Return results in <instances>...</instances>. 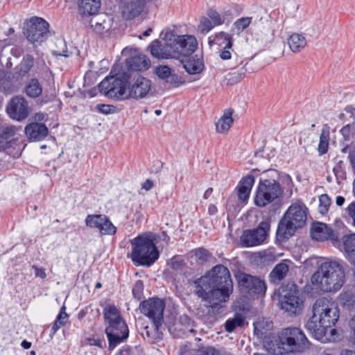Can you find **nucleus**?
<instances>
[{"mask_svg": "<svg viewBox=\"0 0 355 355\" xmlns=\"http://www.w3.org/2000/svg\"><path fill=\"white\" fill-rule=\"evenodd\" d=\"M189 284L193 293L211 308L226 302L233 291L230 272L221 264L216 265L201 277L190 280Z\"/></svg>", "mask_w": 355, "mask_h": 355, "instance_id": "obj_1", "label": "nucleus"}, {"mask_svg": "<svg viewBox=\"0 0 355 355\" xmlns=\"http://www.w3.org/2000/svg\"><path fill=\"white\" fill-rule=\"evenodd\" d=\"M313 315L306 322V329L320 339L326 333V329L334 325L339 318V311L337 304L331 299L320 297L318 299L312 307Z\"/></svg>", "mask_w": 355, "mask_h": 355, "instance_id": "obj_2", "label": "nucleus"}, {"mask_svg": "<svg viewBox=\"0 0 355 355\" xmlns=\"http://www.w3.org/2000/svg\"><path fill=\"white\" fill-rule=\"evenodd\" d=\"M345 272L338 261H327L321 263L312 275L311 282L313 287L322 293H336L343 286Z\"/></svg>", "mask_w": 355, "mask_h": 355, "instance_id": "obj_3", "label": "nucleus"}, {"mask_svg": "<svg viewBox=\"0 0 355 355\" xmlns=\"http://www.w3.org/2000/svg\"><path fill=\"white\" fill-rule=\"evenodd\" d=\"M309 342L304 332L297 327L283 329L274 340L267 345V349L275 355L291 352H303L309 348Z\"/></svg>", "mask_w": 355, "mask_h": 355, "instance_id": "obj_4", "label": "nucleus"}, {"mask_svg": "<svg viewBox=\"0 0 355 355\" xmlns=\"http://www.w3.org/2000/svg\"><path fill=\"white\" fill-rule=\"evenodd\" d=\"M307 210L306 205L301 201L290 205L277 227V236L280 241L288 239L297 229L306 224Z\"/></svg>", "mask_w": 355, "mask_h": 355, "instance_id": "obj_5", "label": "nucleus"}, {"mask_svg": "<svg viewBox=\"0 0 355 355\" xmlns=\"http://www.w3.org/2000/svg\"><path fill=\"white\" fill-rule=\"evenodd\" d=\"M131 259L139 266H150L159 258V251L153 241L151 233L137 236L130 241Z\"/></svg>", "mask_w": 355, "mask_h": 355, "instance_id": "obj_6", "label": "nucleus"}, {"mask_svg": "<svg viewBox=\"0 0 355 355\" xmlns=\"http://www.w3.org/2000/svg\"><path fill=\"white\" fill-rule=\"evenodd\" d=\"M107 327L105 332L110 349L114 348L128 337V326L121 315L120 311L113 305H107L103 310Z\"/></svg>", "mask_w": 355, "mask_h": 355, "instance_id": "obj_7", "label": "nucleus"}, {"mask_svg": "<svg viewBox=\"0 0 355 355\" xmlns=\"http://www.w3.org/2000/svg\"><path fill=\"white\" fill-rule=\"evenodd\" d=\"M165 302L158 297L149 298L142 302L140 304L141 312L146 315L153 322L152 331H149V327H146L145 334L147 337L153 340L159 338L161 327L164 322V310Z\"/></svg>", "mask_w": 355, "mask_h": 355, "instance_id": "obj_8", "label": "nucleus"}, {"mask_svg": "<svg viewBox=\"0 0 355 355\" xmlns=\"http://www.w3.org/2000/svg\"><path fill=\"white\" fill-rule=\"evenodd\" d=\"M126 82L127 78L125 76L121 78L112 76L102 80L98 85V89L101 93L109 98L127 100L129 99V96Z\"/></svg>", "mask_w": 355, "mask_h": 355, "instance_id": "obj_9", "label": "nucleus"}, {"mask_svg": "<svg viewBox=\"0 0 355 355\" xmlns=\"http://www.w3.org/2000/svg\"><path fill=\"white\" fill-rule=\"evenodd\" d=\"M282 193L279 183L275 180H263L259 183L254 203L256 205L263 207L278 198Z\"/></svg>", "mask_w": 355, "mask_h": 355, "instance_id": "obj_10", "label": "nucleus"}, {"mask_svg": "<svg viewBox=\"0 0 355 355\" xmlns=\"http://www.w3.org/2000/svg\"><path fill=\"white\" fill-rule=\"evenodd\" d=\"M241 293L250 298L262 297L266 291L265 282L259 277L241 273L236 276Z\"/></svg>", "mask_w": 355, "mask_h": 355, "instance_id": "obj_11", "label": "nucleus"}, {"mask_svg": "<svg viewBox=\"0 0 355 355\" xmlns=\"http://www.w3.org/2000/svg\"><path fill=\"white\" fill-rule=\"evenodd\" d=\"M24 33L31 43L40 44L49 35V24L41 17H33L26 22Z\"/></svg>", "mask_w": 355, "mask_h": 355, "instance_id": "obj_12", "label": "nucleus"}, {"mask_svg": "<svg viewBox=\"0 0 355 355\" xmlns=\"http://www.w3.org/2000/svg\"><path fill=\"white\" fill-rule=\"evenodd\" d=\"M280 307L290 315H299L304 309V301L295 285H293L279 300Z\"/></svg>", "mask_w": 355, "mask_h": 355, "instance_id": "obj_13", "label": "nucleus"}, {"mask_svg": "<svg viewBox=\"0 0 355 355\" xmlns=\"http://www.w3.org/2000/svg\"><path fill=\"white\" fill-rule=\"evenodd\" d=\"M270 227L268 220L260 223L257 228L243 232L241 242L243 246L252 247L262 243L268 236Z\"/></svg>", "mask_w": 355, "mask_h": 355, "instance_id": "obj_14", "label": "nucleus"}, {"mask_svg": "<svg viewBox=\"0 0 355 355\" xmlns=\"http://www.w3.org/2000/svg\"><path fill=\"white\" fill-rule=\"evenodd\" d=\"M153 94V87L151 80L144 76H138L128 84L129 98L140 100Z\"/></svg>", "mask_w": 355, "mask_h": 355, "instance_id": "obj_15", "label": "nucleus"}, {"mask_svg": "<svg viewBox=\"0 0 355 355\" xmlns=\"http://www.w3.org/2000/svg\"><path fill=\"white\" fill-rule=\"evenodd\" d=\"M6 112L12 120L21 121L29 116L30 107L24 97L15 96L7 103Z\"/></svg>", "mask_w": 355, "mask_h": 355, "instance_id": "obj_16", "label": "nucleus"}, {"mask_svg": "<svg viewBox=\"0 0 355 355\" xmlns=\"http://www.w3.org/2000/svg\"><path fill=\"white\" fill-rule=\"evenodd\" d=\"M85 224L90 228L97 229L104 235H114L116 231V227L110 219L103 214L88 215L85 219Z\"/></svg>", "mask_w": 355, "mask_h": 355, "instance_id": "obj_17", "label": "nucleus"}, {"mask_svg": "<svg viewBox=\"0 0 355 355\" xmlns=\"http://www.w3.org/2000/svg\"><path fill=\"white\" fill-rule=\"evenodd\" d=\"M151 55L159 60L177 58V50L171 43L154 40L149 46Z\"/></svg>", "mask_w": 355, "mask_h": 355, "instance_id": "obj_18", "label": "nucleus"}, {"mask_svg": "<svg viewBox=\"0 0 355 355\" xmlns=\"http://www.w3.org/2000/svg\"><path fill=\"white\" fill-rule=\"evenodd\" d=\"M174 46V50H177V59L180 56H189L197 49L198 43L195 37L191 35L179 36V40Z\"/></svg>", "mask_w": 355, "mask_h": 355, "instance_id": "obj_19", "label": "nucleus"}, {"mask_svg": "<svg viewBox=\"0 0 355 355\" xmlns=\"http://www.w3.org/2000/svg\"><path fill=\"white\" fill-rule=\"evenodd\" d=\"M311 234L313 239L319 241L328 239L333 242H337L338 241V236L334 233L333 230L322 223L318 222L313 223Z\"/></svg>", "mask_w": 355, "mask_h": 355, "instance_id": "obj_20", "label": "nucleus"}, {"mask_svg": "<svg viewBox=\"0 0 355 355\" xmlns=\"http://www.w3.org/2000/svg\"><path fill=\"white\" fill-rule=\"evenodd\" d=\"M216 39L218 42H220L218 43L219 46H223L219 54L220 59L223 60L231 59L233 52V40L232 35L221 31L216 35Z\"/></svg>", "mask_w": 355, "mask_h": 355, "instance_id": "obj_21", "label": "nucleus"}, {"mask_svg": "<svg viewBox=\"0 0 355 355\" xmlns=\"http://www.w3.org/2000/svg\"><path fill=\"white\" fill-rule=\"evenodd\" d=\"M145 6L144 0H127L123 6L122 13L126 19L139 16Z\"/></svg>", "mask_w": 355, "mask_h": 355, "instance_id": "obj_22", "label": "nucleus"}, {"mask_svg": "<svg viewBox=\"0 0 355 355\" xmlns=\"http://www.w3.org/2000/svg\"><path fill=\"white\" fill-rule=\"evenodd\" d=\"M25 133L31 140H41L47 136L49 130L46 125L40 123H31L25 128Z\"/></svg>", "mask_w": 355, "mask_h": 355, "instance_id": "obj_23", "label": "nucleus"}, {"mask_svg": "<svg viewBox=\"0 0 355 355\" xmlns=\"http://www.w3.org/2000/svg\"><path fill=\"white\" fill-rule=\"evenodd\" d=\"M254 183V178L252 175H248L239 182L238 188V198L241 202H245L249 198L252 186Z\"/></svg>", "mask_w": 355, "mask_h": 355, "instance_id": "obj_24", "label": "nucleus"}, {"mask_svg": "<svg viewBox=\"0 0 355 355\" xmlns=\"http://www.w3.org/2000/svg\"><path fill=\"white\" fill-rule=\"evenodd\" d=\"M100 8V0H79L78 12L81 15H94Z\"/></svg>", "mask_w": 355, "mask_h": 355, "instance_id": "obj_25", "label": "nucleus"}, {"mask_svg": "<svg viewBox=\"0 0 355 355\" xmlns=\"http://www.w3.org/2000/svg\"><path fill=\"white\" fill-rule=\"evenodd\" d=\"M184 68L189 74H198L204 69V61L197 55L189 58L184 63Z\"/></svg>", "mask_w": 355, "mask_h": 355, "instance_id": "obj_26", "label": "nucleus"}, {"mask_svg": "<svg viewBox=\"0 0 355 355\" xmlns=\"http://www.w3.org/2000/svg\"><path fill=\"white\" fill-rule=\"evenodd\" d=\"M234 110L232 109H227L221 118L216 123V130L220 133H227L233 124L232 114Z\"/></svg>", "mask_w": 355, "mask_h": 355, "instance_id": "obj_27", "label": "nucleus"}, {"mask_svg": "<svg viewBox=\"0 0 355 355\" xmlns=\"http://www.w3.org/2000/svg\"><path fill=\"white\" fill-rule=\"evenodd\" d=\"M128 64L132 70L145 71L150 67V60L144 55H139L128 60Z\"/></svg>", "mask_w": 355, "mask_h": 355, "instance_id": "obj_28", "label": "nucleus"}, {"mask_svg": "<svg viewBox=\"0 0 355 355\" xmlns=\"http://www.w3.org/2000/svg\"><path fill=\"white\" fill-rule=\"evenodd\" d=\"M288 44L293 52L297 53L306 46V39L302 34L293 33L288 37Z\"/></svg>", "mask_w": 355, "mask_h": 355, "instance_id": "obj_29", "label": "nucleus"}, {"mask_svg": "<svg viewBox=\"0 0 355 355\" xmlns=\"http://www.w3.org/2000/svg\"><path fill=\"white\" fill-rule=\"evenodd\" d=\"M289 270L288 265L285 262L278 263L271 271L270 278L271 282L275 283L284 279Z\"/></svg>", "mask_w": 355, "mask_h": 355, "instance_id": "obj_30", "label": "nucleus"}, {"mask_svg": "<svg viewBox=\"0 0 355 355\" xmlns=\"http://www.w3.org/2000/svg\"><path fill=\"white\" fill-rule=\"evenodd\" d=\"M33 57L30 55H26L24 57L20 64L16 67L15 73L18 77H22L25 76L33 68Z\"/></svg>", "mask_w": 355, "mask_h": 355, "instance_id": "obj_31", "label": "nucleus"}, {"mask_svg": "<svg viewBox=\"0 0 355 355\" xmlns=\"http://www.w3.org/2000/svg\"><path fill=\"white\" fill-rule=\"evenodd\" d=\"M245 318L241 313H236L232 318H229L225 323V329L227 332H233L237 327H243Z\"/></svg>", "mask_w": 355, "mask_h": 355, "instance_id": "obj_32", "label": "nucleus"}, {"mask_svg": "<svg viewBox=\"0 0 355 355\" xmlns=\"http://www.w3.org/2000/svg\"><path fill=\"white\" fill-rule=\"evenodd\" d=\"M107 17L105 15H100L93 17L90 20V26L97 33H101L107 28L109 24L106 21Z\"/></svg>", "mask_w": 355, "mask_h": 355, "instance_id": "obj_33", "label": "nucleus"}, {"mask_svg": "<svg viewBox=\"0 0 355 355\" xmlns=\"http://www.w3.org/2000/svg\"><path fill=\"white\" fill-rule=\"evenodd\" d=\"M252 17H244L236 20L232 27V35L234 34L239 35L246 29L252 23Z\"/></svg>", "mask_w": 355, "mask_h": 355, "instance_id": "obj_34", "label": "nucleus"}, {"mask_svg": "<svg viewBox=\"0 0 355 355\" xmlns=\"http://www.w3.org/2000/svg\"><path fill=\"white\" fill-rule=\"evenodd\" d=\"M339 302L342 306L349 309L355 303V297L351 291H344L339 295Z\"/></svg>", "mask_w": 355, "mask_h": 355, "instance_id": "obj_35", "label": "nucleus"}, {"mask_svg": "<svg viewBox=\"0 0 355 355\" xmlns=\"http://www.w3.org/2000/svg\"><path fill=\"white\" fill-rule=\"evenodd\" d=\"M247 63L241 68L237 72L232 73L228 74L227 78V83L230 85H234L242 80L248 71L246 68Z\"/></svg>", "mask_w": 355, "mask_h": 355, "instance_id": "obj_36", "label": "nucleus"}, {"mask_svg": "<svg viewBox=\"0 0 355 355\" xmlns=\"http://www.w3.org/2000/svg\"><path fill=\"white\" fill-rule=\"evenodd\" d=\"M278 255L273 249L269 248L259 253L260 261L263 264H269L276 260Z\"/></svg>", "mask_w": 355, "mask_h": 355, "instance_id": "obj_37", "label": "nucleus"}, {"mask_svg": "<svg viewBox=\"0 0 355 355\" xmlns=\"http://www.w3.org/2000/svg\"><path fill=\"white\" fill-rule=\"evenodd\" d=\"M42 87L37 80L33 79L26 88V93L28 96L35 98L42 93Z\"/></svg>", "mask_w": 355, "mask_h": 355, "instance_id": "obj_38", "label": "nucleus"}, {"mask_svg": "<svg viewBox=\"0 0 355 355\" xmlns=\"http://www.w3.org/2000/svg\"><path fill=\"white\" fill-rule=\"evenodd\" d=\"M329 141V132L323 129L320 136V143L318 148L320 155H323L327 152Z\"/></svg>", "mask_w": 355, "mask_h": 355, "instance_id": "obj_39", "label": "nucleus"}, {"mask_svg": "<svg viewBox=\"0 0 355 355\" xmlns=\"http://www.w3.org/2000/svg\"><path fill=\"white\" fill-rule=\"evenodd\" d=\"M18 130L19 128L13 125L3 126L0 130V137L3 139H9L14 137Z\"/></svg>", "mask_w": 355, "mask_h": 355, "instance_id": "obj_40", "label": "nucleus"}, {"mask_svg": "<svg viewBox=\"0 0 355 355\" xmlns=\"http://www.w3.org/2000/svg\"><path fill=\"white\" fill-rule=\"evenodd\" d=\"M154 73L159 78L166 82L171 75V69L167 65H159L154 68Z\"/></svg>", "mask_w": 355, "mask_h": 355, "instance_id": "obj_41", "label": "nucleus"}, {"mask_svg": "<svg viewBox=\"0 0 355 355\" xmlns=\"http://www.w3.org/2000/svg\"><path fill=\"white\" fill-rule=\"evenodd\" d=\"M319 211L322 214H325L331 205V199L327 194H322L319 198Z\"/></svg>", "mask_w": 355, "mask_h": 355, "instance_id": "obj_42", "label": "nucleus"}, {"mask_svg": "<svg viewBox=\"0 0 355 355\" xmlns=\"http://www.w3.org/2000/svg\"><path fill=\"white\" fill-rule=\"evenodd\" d=\"M213 28L212 22L207 17H202L200 18V24L198 27V31L205 34L208 33Z\"/></svg>", "mask_w": 355, "mask_h": 355, "instance_id": "obj_43", "label": "nucleus"}, {"mask_svg": "<svg viewBox=\"0 0 355 355\" xmlns=\"http://www.w3.org/2000/svg\"><path fill=\"white\" fill-rule=\"evenodd\" d=\"M194 256L196 260L198 263H202L207 261L209 259L210 254L209 251L205 248H198L195 250Z\"/></svg>", "mask_w": 355, "mask_h": 355, "instance_id": "obj_44", "label": "nucleus"}, {"mask_svg": "<svg viewBox=\"0 0 355 355\" xmlns=\"http://www.w3.org/2000/svg\"><path fill=\"white\" fill-rule=\"evenodd\" d=\"M184 82L185 81L178 74L172 73L166 81V83H169L171 85H172L173 87H178L181 85H183L184 83Z\"/></svg>", "mask_w": 355, "mask_h": 355, "instance_id": "obj_45", "label": "nucleus"}, {"mask_svg": "<svg viewBox=\"0 0 355 355\" xmlns=\"http://www.w3.org/2000/svg\"><path fill=\"white\" fill-rule=\"evenodd\" d=\"M179 36L176 35L173 33V31H167L164 36V43H171L173 44H175L176 42H178V40H179Z\"/></svg>", "mask_w": 355, "mask_h": 355, "instance_id": "obj_46", "label": "nucleus"}, {"mask_svg": "<svg viewBox=\"0 0 355 355\" xmlns=\"http://www.w3.org/2000/svg\"><path fill=\"white\" fill-rule=\"evenodd\" d=\"M208 16L211 18L214 26L220 25L224 22L220 14L216 10H209L208 12Z\"/></svg>", "mask_w": 355, "mask_h": 355, "instance_id": "obj_47", "label": "nucleus"}, {"mask_svg": "<svg viewBox=\"0 0 355 355\" xmlns=\"http://www.w3.org/2000/svg\"><path fill=\"white\" fill-rule=\"evenodd\" d=\"M351 334L349 344L355 349V316L350 321Z\"/></svg>", "mask_w": 355, "mask_h": 355, "instance_id": "obj_48", "label": "nucleus"}, {"mask_svg": "<svg viewBox=\"0 0 355 355\" xmlns=\"http://www.w3.org/2000/svg\"><path fill=\"white\" fill-rule=\"evenodd\" d=\"M65 309H66L65 306H63L60 309V313L56 318L58 322H62V324H64V325H65V324L67 322L68 318H69L68 314L65 312Z\"/></svg>", "mask_w": 355, "mask_h": 355, "instance_id": "obj_49", "label": "nucleus"}, {"mask_svg": "<svg viewBox=\"0 0 355 355\" xmlns=\"http://www.w3.org/2000/svg\"><path fill=\"white\" fill-rule=\"evenodd\" d=\"M346 212L352 220V224L355 227V202H351L346 208Z\"/></svg>", "mask_w": 355, "mask_h": 355, "instance_id": "obj_50", "label": "nucleus"}, {"mask_svg": "<svg viewBox=\"0 0 355 355\" xmlns=\"http://www.w3.org/2000/svg\"><path fill=\"white\" fill-rule=\"evenodd\" d=\"M114 107L110 105L100 104L97 105V109L101 113L107 114L113 112Z\"/></svg>", "mask_w": 355, "mask_h": 355, "instance_id": "obj_51", "label": "nucleus"}, {"mask_svg": "<svg viewBox=\"0 0 355 355\" xmlns=\"http://www.w3.org/2000/svg\"><path fill=\"white\" fill-rule=\"evenodd\" d=\"M32 268L35 271V276L41 279H44L46 277V270L42 267H38L35 265L32 266Z\"/></svg>", "mask_w": 355, "mask_h": 355, "instance_id": "obj_52", "label": "nucleus"}, {"mask_svg": "<svg viewBox=\"0 0 355 355\" xmlns=\"http://www.w3.org/2000/svg\"><path fill=\"white\" fill-rule=\"evenodd\" d=\"M143 289L142 283L140 281H137L134 287L132 288V293L134 295H139Z\"/></svg>", "mask_w": 355, "mask_h": 355, "instance_id": "obj_53", "label": "nucleus"}, {"mask_svg": "<svg viewBox=\"0 0 355 355\" xmlns=\"http://www.w3.org/2000/svg\"><path fill=\"white\" fill-rule=\"evenodd\" d=\"M154 186V182L150 179H147L143 184L141 188L146 191H150Z\"/></svg>", "mask_w": 355, "mask_h": 355, "instance_id": "obj_54", "label": "nucleus"}, {"mask_svg": "<svg viewBox=\"0 0 355 355\" xmlns=\"http://www.w3.org/2000/svg\"><path fill=\"white\" fill-rule=\"evenodd\" d=\"M88 343L90 345H96L99 347H103V343L105 344V341L99 340V339H94V338H89L88 339Z\"/></svg>", "mask_w": 355, "mask_h": 355, "instance_id": "obj_55", "label": "nucleus"}, {"mask_svg": "<svg viewBox=\"0 0 355 355\" xmlns=\"http://www.w3.org/2000/svg\"><path fill=\"white\" fill-rule=\"evenodd\" d=\"M236 60V64L232 65V68H236L239 65H241L243 63V60L241 57H239L236 53H234L233 57Z\"/></svg>", "mask_w": 355, "mask_h": 355, "instance_id": "obj_56", "label": "nucleus"}, {"mask_svg": "<svg viewBox=\"0 0 355 355\" xmlns=\"http://www.w3.org/2000/svg\"><path fill=\"white\" fill-rule=\"evenodd\" d=\"M218 211V209L215 205L211 204L208 207V214L210 216L215 215Z\"/></svg>", "mask_w": 355, "mask_h": 355, "instance_id": "obj_57", "label": "nucleus"}, {"mask_svg": "<svg viewBox=\"0 0 355 355\" xmlns=\"http://www.w3.org/2000/svg\"><path fill=\"white\" fill-rule=\"evenodd\" d=\"M349 158L354 169L355 170V148L349 155Z\"/></svg>", "mask_w": 355, "mask_h": 355, "instance_id": "obj_58", "label": "nucleus"}, {"mask_svg": "<svg viewBox=\"0 0 355 355\" xmlns=\"http://www.w3.org/2000/svg\"><path fill=\"white\" fill-rule=\"evenodd\" d=\"M340 355H355V351L348 349H343Z\"/></svg>", "mask_w": 355, "mask_h": 355, "instance_id": "obj_59", "label": "nucleus"}, {"mask_svg": "<svg viewBox=\"0 0 355 355\" xmlns=\"http://www.w3.org/2000/svg\"><path fill=\"white\" fill-rule=\"evenodd\" d=\"M182 266V263L180 261L173 260L171 262V267L173 269H179Z\"/></svg>", "mask_w": 355, "mask_h": 355, "instance_id": "obj_60", "label": "nucleus"}, {"mask_svg": "<svg viewBox=\"0 0 355 355\" xmlns=\"http://www.w3.org/2000/svg\"><path fill=\"white\" fill-rule=\"evenodd\" d=\"M345 202V198L343 196H337L336 203L338 206H342Z\"/></svg>", "mask_w": 355, "mask_h": 355, "instance_id": "obj_61", "label": "nucleus"}, {"mask_svg": "<svg viewBox=\"0 0 355 355\" xmlns=\"http://www.w3.org/2000/svg\"><path fill=\"white\" fill-rule=\"evenodd\" d=\"M212 193H213V189H212V188H211V187H210V188H208V189L205 191V193H204V195H203V198H204L205 199H207V198H209V196L212 194Z\"/></svg>", "mask_w": 355, "mask_h": 355, "instance_id": "obj_62", "label": "nucleus"}, {"mask_svg": "<svg viewBox=\"0 0 355 355\" xmlns=\"http://www.w3.org/2000/svg\"><path fill=\"white\" fill-rule=\"evenodd\" d=\"M65 53H66V51L64 49H63L62 51L56 50V51H53V54L55 55L67 57L68 55L66 54Z\"/></svg>", "mask_w": 355, "mask_h": 355, "instance_id": "obj_63", "label": "nucleus"}, {"mask_svg": "<svg viewBox=\"0 0 355 355\" xmlns=\"http://www.w3.org/2000/svg\"><path fill=\"white\" fill-rule=\"evenodd\" d=\"M21 345L24 349H28L31 347V343L24 340L21 342Z\"/></svg>", "mask_w": 355, "mask_h": 355, "instance_id": "obj_64", "label": "nucleus"}]
</instances>
